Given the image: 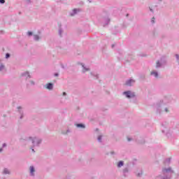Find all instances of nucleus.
Returning <instances> with one entry per match:
<instances>
[{"label": "nucleus", "mask_w": 179, "mask_h": 179, "mask_svg": "<svg viewBox=\"0 0 179 179\" xmlns=\"http://www.w3.org/2000/svg\"><path fill=\"white\" fill-rule=\"evenodd\" d=\"M174 171L171 168L164 169L162 170V173L157 176L155 179H170L171 175L173 174Z\"/></svg>", "instance_id": "nucleus-1"}, {"label": "nucleus", "mask_w": 179, "mask_h": 179, "mask_svg": "<svg viewBox=\"0 0 179 179\" xmlns=\"http://www.w3.org/2000/svg\"><path fill=\"white\" fill-rule=\"evenodd\" d=\"M31 141L33 146L31 147V151L34 153V148L37 146H39L41 143V138L40 137H29L28 138H26V141Z\"/></svg>", "instance_id": "nucleus-2"}, {"label": "nucleus", "mask_w": 179, "mask_h": 179, "mask_svg": "<svg viewBox=\"0 0 179 179\" xmlns=\"http://www.w3.org/2000/svg\"><path fill=\"white\" fill-rule=\"evenodd\" d=\"M166 64V61L165 58H162L159 60H158L156 63V68L159 69V68H163V66H164Z\"/></svg>", "instance_id": "nucleus-3"}, {"label": "nucleus", "mask_w": 179, "mask_h": 179, "mask_svg": "<svg viewBox=\"0 0 179 179\" xmlns=\"http://www.w3.org/2000/svg\"><path fill=\"white\" fill-rule=\"evenodd\" d=\"M123 95L127 97V99H134L135 97V92L132 91H126L123 92Z\"/></svg>", "instance_id": "nucleus-4"}, {"label": "nucleus", "mask_w": 179, "mask_h": 179, "mask_svg": "<svg viewBox=\"0 0 179 179\" xmlns=\"http://www.w3.org/2000/svg\"><path fill=\"white\" fill-rule=\"evenodd\" d=\"M170 103V98L169 97H164L162 101H160L159 106H163L164 104H169Z\"/></svg>", "instance_id": "nucleus-5"}, {"label": "nucleus", "mask_w": 179, "mask_h": 179, "mask_svg": "<svg viewBox=\"0 0 179 179\" xmlns=\"http://www.w3.org/2000/svg\"><path fill=\"white\" fill-rule=\"evenodd\" d=\"M163 134H169V127L166 125V123H163L161 127Z\"/></svg>", "instance_id": "nucleus-6"}, {"label": "nucleus", "mask_w": 179, "mask_h": 179, "mask_svg": "<svg viewBox=\"0 0 179 179\" xmlns=\"http://www.w3.org/2000/svg\"><path fill=\"white\" fill-rule=\"evenodd\" d=\"M135 80L130 78L126 80L125 85L127 86H134V85H135Z\"/></svg>", "instance_id": "nucleus-7"}, {"label": "nucleus", "mask_w": 179, "mask_h": 179, "mask_svg": "<svg viewBox=\"0 0 179 179\" xmlns=\"http://www.w3.org/2000/svg\"><path fill=\"white\" fill-rule=\"evenodd\" d=\"M150 76H153L154 78H155L156 79H157V78H159V72L156 70H152L150 72Z\"/></svg>", "instance_id": "nucleus-8"}, {"label": "nucleus", "mask_w": 179, "mask_h": 179, "mask_svg": "<svg viewBox=\"0 0 179 179\" xmlns=\"http://www.w3.org/2000/svg\"><path fill=\"white\" fill-rule=\"evenodd\" d=\"M22 76L23 78H25L26 79H30V78H31V76H30V73H29V72L27 71L22 73Z\"/></svg>", "instance_id": "nucleus-9"}, {"label": "nucleus", "mask_w": 179, "mask_h": 179, "mask_svg": "<svg viewBox=\"0 0 179 179\" xmlns=\"http://www.w3.org/2000/svg\"><path fill=\"white\" fill-rule=\"evenodd\" d=\"M17 110L20 114V119L22 120V118H23V108H22V106H18Z\"/></svg>", "instance_id": "nucleus-10"}, {"label": "nucleus", "mask_w": 179, "mask_h": 179, "mask_svg": "<svg viewBox=\"0 0 179 179\" xmlns=\"http://www.w3.org/2000/svg\"><path fill=\"white\" fill-rule=\"evenodd\" d=\"M29 173H30V176L34 177V173H36V169H34V166H31L29 167Z\"/></svg>", "instance_id": "nucleus-11"}, {"label": "nucleus", "mask_w": 179, "mask_h": 179, "mask_svg": "<svg viewBox=\"0 0 179 179\" xmlns=\"http://www.w3.org/2000/svg\"><path fill=\"white\" fill-rule=\"evenodd\" d=\"M78 12H80V9L79 8H76L73 9V11L70 13L71 16H75Z\"/></svg>", "instance_id": "nucleus-12"}, {"label": "nucleus", "mask_w": 179, "mask_h": 179, "mask_svg": "<svg viewBox=\"0 0 179 179\" xmlns=\"http://www.w3.org/2000/svg\"><path fill=\"white\" fill-rule=\"evenodd\" d=\"M53 88H54V85H52V83L47 84L46 89H48V90H52Z\"/></svg>", "instance_id": "nucleus-13"}, {"label": "nucleus", "mask_w": 179, "mask_h": 179, "mask_svg": "<svg viewBox=\"0 0 179 179\" xmlns=\"http://www.w3.org/2000/svg\"><path fill=\"white\" fill-rule=\"evenodd\" d=\"M6 69H5V66L3 64H0V72H5Z\"/></svg>", "instance_id": "nucleus-14"}, {"label": "nucleus", "mask_w": 179, "mask_h": 179, "mask_svg": "<svg viewBox=\"0 0 179 179\" xmlns=\"http://www.w3.org/2000/svg\"><path fill=\"white\" fill-rule=\"evenodd\" d=\"M34 40L35 41H38L40 40V36L37 34L34 35Z\"/></svg>", "instance_id": "nucleus-15"}, {"label": "nucleus", "mask_w": 179, "mask_h": 179, "mask_svg": "<svg viewBox=\"0 0 179 179\" xmlns=\"http://www.w3.org/2000/svg\"><path fill=\"white\" fill-rule=\"evenodd\" d=\"M87 71H90L89 67H86L85 65H83V72H87Z\"/></svg>", "instance_id": "nucleus-16"}, {"label": "nucleus", "mask_w": 179, "mask_h": 179, "mask_svg": "<svg viewBox=\"0 0 179 179\" xmlns=\"http://www.w3.org/2000/svg\"><path fill=\"white\" fill-rule=\"evenodd\" d=\"M3 174H10V171L8 169H4L3 171Z\"/></svg>", "instance_id": "nucleus-17"}, {"label": "nucleus", "mask_w": 179, "mask_h": 179, "mask_svg": "<svg viewBox=\"0 0 179 179\" xmlns=\"http://www.w3.org/2000/svg\"><path fill=\"white\" fill-rule=\"evenodd\" d=\"M91 75L94 76L95 79H99V75L96 73H91Z\"/></svg>", "instance_id": "nucleus-18"}, {"label": "nucleus", "mask_w": 179, "mask_h": 179, "mask_svg": "<svg viewBox=\"0 0 179 179\" xmlns=\"http://www.w3.org/2000/svg\"><path fill=\"white\" fill-rule=\"evenodd\" d=\"M76 127H77V128H85V124H77Z\"/></svg>", "instance_id": "nucleus-19"}, {"label": "nucleus", "mask_w": 179, "mask_h": 179, "mask_svg": "<svg viewBox=\"0 0 179 179\" xmlns=\"http://www.w3.org/2000/svg\"><path fill=\"white\" fill-rule=\"evenodd\" d=\"M122 166H124V162L122 161L119 162L117 164V167H122Z\"/></svg>", "instance_id": "nucleus-20"}, {"label": "nucleus", "mask_w": 179, "mask_h": 179, "mask_svg": "<svg viewBox=\"0 0 179 179\" xmlns=\"http://www.w3.org/2000/svg\"><path fill=\"white\" fill-rule=\"evenodd\" d=\"M170 162H171V159L168 158L165 160L164 163L165 164H169Z\"/></svg>", "instance_id": "nucleus-21"}, {"label": "nucleus", "mask_w": 179, "mask_h": 179, "mask_svg": "<svg viewBox=\"0 0 179 179\" xmlns=\"http://www.w3.org/2000/svg\"><path fill=\"white\" fill-rule=\"evenodd\" d=\"M127 173H128V168H125L124 169H123L124 176H126Z\"/></svg>", "instance_id": "nucleus-22"}, {"label": "nucleus", "mask_w": 179, "mask_h": 179, "mask_svg": "<svg viewBox=\"0 0 179 179\" xmlns=\"http://www.w3.org/2000/svg\"><path fill=\"white\" fill-rule=\"evenodd\" d=\"M59 36H62V29H59Z\"/></svg>", "instance_id": "nucleus-23"}, {"label": "nucleus", "mask_w": 179, "mask_h": 179, "mask_svg": "<svg viewBox=\"0 0 179 179\" xmlns=\"http://www.w3.org/2000/svg\"><path fill=\"white\" fill-rule=\"evenodd\" d=\"M29 83H30V85H32V86H34V85H35V83H34V81H33V80L29 81Z\"/></svg>", "instance_id": "nucleus-24"}, {"label": "nucleus", "mask_w": 179, "mask_h": 179, "mask_svg": "<svg viewBox=\"0 0 179 179\" xmlns=\"http://www.w3.org/2000/svg\"><path fill=\"white\" fill-rule=\"evenodd\" d=\"M102 138H103V136H99L98 137V141H99V142H101Z\"/></svg>", "instance_id": "nucleus-25"}, {"label": "nucleus", "mask_w": 179, "mask_h": 179, "mask_svg": "<svg viewBox=\"0 0 179 179\" xmlns=\"http://www.w3.org/2000/svg\"><path fill=\"white\" fill-rule=\"evenodd\" d=\"M142 176V171L137 173L138 177H141Z\"/></svg>", "instance_id": "nucleus-26"}, {"label": "nucleus", "mask_w": 179, "mask_h": 179, "mask_svg": "<svg viewBox=\"0 0 179 179\" xmlns=\"http://www.w3.org/2000/svg\"><path fill=\"white\" fill-rule=\"evenodd\" d=\"M27 36H33V32H31V31H28V32H27Z\"/></svg>", "instance_id": "nucleus-27"}, {"label": "nucleus", "mask_w": 179, "mask_h": 179, "mask_svg": "<svg viewBox=\"0 0 179 179\" xmlns=\"http://www.w3.org/2000/svg\"><path fill=\"white\" fill-rule=\"evenodd\" d=\"M127 141H128L129 142H131V141H132V138H131V137H127Z\"/></svg>", "instance_id": "nucleus-28"}, {"label": "nucleus", "mask_w": 179, "mask_h": 179, "mask_svg": "<svg viewBox=\"0 0 179 179\" xmlns=\"http://www.w3.org/2000/svg\"><path fill=\"white\" fill-rule=\"evenodd\" d=\"M9 57H10V55H9V53H7L6 55V58H9Z\"/></svg>", "instance_id": "nucleus-29"}, {"label": "nucleus", "mask_w": 179, "mask_h": 179, "mask_svg": "<svg viewBox=\"0 0 179 179\" xmlns=\"http://www.w3.org/2000/svg\"><path fill=\"white\" fill-rule=\"evenodd\" d=\"M68 132H70L69 129H67L66 131H62V134H68Z\"/></svg>", "instance_id": "nucleus-30"}, {"label": "nucleus", "mask_w": 179, "mask_h": 179, "mask_svg": "<svg viewBox=\"0 0 179 179\" xmlns=\"http://www.w3.org/2000/svg\"><path fill=\"white\" fill-rule=\"evenodd\" d=\"M0 3H5V0H0Z\"/></svg>", "instance_id": "nucleus-31"}, {"label": "nucleus", "mask_w": 179, "mask_h": 179, "mask_svg": "<svg viewBox=\"0 0 179 179\" xmlns=\"http://www.w3.org/2000/svg\"><path fill=\"white\" fill-rule=\"evenodd\" d=\"M149 9L152 12V13H153V8H152V7H149Z\"/></svg>", "instance_id": "nucleus-32"}, {"label": "nucleus", "mask_w": 179, "mask_h": 179, "mask_svg": "<svg viewBox=\"0 0 179 179\" xmlns=\"http://www.w3.org/2000/svg\"><path fill=\"white\" fill-rule=\"evenodd\" d=\"M108 23H110V20H109V19H107V20H106V24H108Z\"/></svg>", "instance_id": "nucleus-33"}, {"label": "nucleus", "mask_w": 179, "mask_h": 179, "mask_svg": "<svg viewBox=\"0 0 179 179\" xmlns=\"http://www.w3.org/2000/svg\"><path fill=\"white\" fill-rule=\"evenodd\" d=\"M151 22H152V23H155V17H152Z\"/></svg>", "instance_id": "nucleus-34"}, {"label": "nucleus", "mask_w": 179, "mask_h": 179, "mask_svg": "<svg viewBox=\"0 0 179 179\" xmlns=\"http://www.w3.org/2000/svg\"><path fill=\"white\" fill-rule=\"evenodd\" d=\"M3 148H6V143L3 144Z\"/></svg>", "instance_id": "nucleus-35"}, {"label": "nucleus", "mask_w": 179, "mask_h": 179, "mask_svg": "<svg viewBox=\"0 0 179 179\" xmlns=\"http://www.w3.org/2000/svg\"><path fill=\"white\" fill-rule=\"evenodd\" d=\"M165 111L166 113H169V110L167 109V108H165Z\"/></svg>", "instance_id": "nucleus-36"}, {"label": "nucleus", "mask_w": 179, "mask_h": 179, "mask_svg": "<svg viewBox=\"0 0 179 179\" xmlns=\"http://www.w3.org/2000/svg\"><path fill=\"white\" fill-rule=\"evenodd\" d=\"M59 76L58 73H55V76Z\"/></svg>", "instance_id": "nucleus-37"}, {"label": "nucleus", "mask_w": 179, "mask_h": 179, "mask_svg": "<svg viewBox=\"0 0 179 179\" xmlns=\"http://www.w3.org/2000/svg\"><path fill=\"white\" fill-rule=\"evenodd\" d=\"M63 96H66V92H63Z\"/></svg>", "instance_id": "nucleus-38"}, {"label": "nucleus", "mask_w": 179, "mask_h": 179, "mask_svg": "<svg viewBox=\"0 0 179 179\" xmlns=\"http://www.w3.org/2000/svg\"><path fill=\"white\" fill-rule=\"evenodd\" d=\"M2 150H3V149H2V148H0V153H1V152H2Z\"/></svg>", "instance_id": "nucleus-39"}, {"label": "nucleus", "mask_w": 179, "mask_h": 179, "mask_svg": "<svg viewBox=\"0 0 179 179\" xmlns=\"http://www.w3.org/2000/svg\"><path fill=\"white\" fill-rule=\"evenodd\" d=\"M114 48V45H112V48Z\"/></svg>", "instance_id": "nucleus-40"}, {"label": "nucleus", "mask_w": 179, "mask_h": 179, "mask_svg": "<svg viewBox=\"0 0 179 179\" xmlns=\"http://www.w3.org/2000/svg\"><path fill=\"white\" fill-rule=\"evenodd\" d=\"M89 1V2H92V0H88Z\"/></svg>", "instance_id": "nucleus-41"}, {"label": "nucleus", "mask_w": 179, "mask_h": 179, "mask_svg": "<svg viewBox=\"0 0 179 179\" xmlns=\"http://www.w3.org/2000/svg\"><path fill=\"white\" fill-rule=\"evenodd\" d=\"M159 1H162V0H159Z\"/></svg>", "instance_id": "nucleus-42"}]
</instances>
